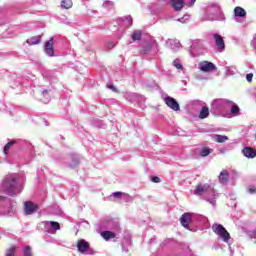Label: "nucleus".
<instances>
[{
    "label": "nucleus",
    "instance_id": "f257e3e1",
    "mask_svg": "<svg viewBox=\"0 0 256 256\" xmlns=\"http://www.w3.org/2000/svg\"><path fill=\"white\" fill-rule=\"evenodd\" d=\"M23 181H25V178L19 176V174H8L2 181V189L10 197H15L23 191Z\"/></svg>",
    "mask_w": 256,
    "mask_h": 256
},
{
    "label": "nucleus",
    "instance_id": "f03ea898",
    "mask_svg": "<svg viewBox=\"0 0 256 256\" xmlns=\"http://www.w3.org/2000/svg\"><path fill=\"white\" fill-rule=\"evenodd\" d=\"M194 195L198 197H204V200L215 207V203L219 198V194L215 191V188L211 187L209 184H198L194 189Z\"/></svg>",
    "mask_w": 256,
    "mask_h": 256
},
{
    "label": "nucleus",
    "instance_id": "7ed1b4c3",
    "mask_svg": "<svg viewBox=\"0 0 256 256\" xmlns=\"http://www.w3.org/2000/svg\"><path fill=\"white\" fill-rule=\"evenodd\" d=\"M206 21H225V14L221 10V6L217 3H212L206 7Z\"/></svg>",
    "mask_w": 256,
    "mask_h": 256
},
{
    "label": "nucleus",
    "instance_id": "20e7f679",
    "mask_svg": "<svg viewBox=\"0 0 256 256\" xmlns=\"http://www.w3.org/2000/svg\"><path fill=\"white\" fill-rule=\"evenodd\" d=\"M193 221H200L201 223H205L207 221V218L203 215L199 214H193V213H184L180 218V223L182 227L185 229H189V223H193Z\"/></svg>",
    "mask_w": 256,
    "mask_h": 256
},
{
    "label": "nucleus",
    "instance_id": "39448f33",
    "mask_svg": "<svg viewBox=\"0 0 256 256\" xmlns=\"http://www.w3.org/2000/svg\"><path fill=\"white\" fill-rule=\"evenodd\" d=\"M231 105H233L232 101L227 99H216L211 104V111L215 114L223 113V111H227Z\"/></svg>",
    "mask_w": 256,
    "mask_h": 256
},
{
    "label": "nucleus",
    "instance_id": "423d86ee",
    "mask_svg": "<svg viewBox=\"0 0 256 256\" xmlns=\"http://www.w3.org/2000/svg\"><path fill=\"white\" fill-rule=\"evenodd\" d=\"M0 207H2L3 215H13V211L15 210V204L11 202V199L7 197L0 196Z\"/></svg>",
    "mask_w": 256,
    "mask_h": 256
},
{
    "label": "nucleus",
    "instance_id": "0eeeda50",
    "mask_svg": "<svg viewBox=\"0 0 256 256\" xmlns=\"http://www.w3.org/2000/svg\"><path fill=\"white\" fill-rule=\"evenodd\" d=\"M212 231H214L218 235V237H220V239H222V241H224V243H229V239H231V235L229 234L227 229H225V227H223V225L214 224L212 226Z\"/></svg>",
    "mask_w": 256,
    "mask_h": 256
},
{
    "label": "nucleus",
    "instance_id": "6e6552de",
    "mask_svg": "<svg viewBox=\"0 0 256 256\" xmlns=\"http://www.w3.org/2000/svg\"><path fill=\"white\" fill-rule=\"evenodd\" d=\"M203 41L201 40H194L192 41V45L190 46V53L193 55V57H198V55H201V51H203Z\"/></svg>",
    "mask_w": 256,
    "mask_h": 256
},
{
    "label": "nucleus",
    "instance_id": "1a4fd4ad",
    "mask_svg": "<svg viewBox=\"0 0 256 256\" xmlns=\"http://www.w3.org/2000/svg\"><path fill=\"white\" fill-rule=\"evenodd\" d=\"M198 69L202 71V73H211L217 70V66H215L213 62L210 61H201L198 64Z\"/></svg>",
    "mask_w": 256,
    "mask_h": 256
},
{
    "label": "nucleus",
    "instance_id": "9d476101",
    "mask_svg": "<svg viewBox=\"0 0 256 256\" xmlns=\"http://www.w3.org/2000/svg\"><path fill=\"white\" fill-rule=\"evenodd\" d=\"M44 52L48 57H55V43L53 42V38L45 42Z\"/></svg>",
    "mask_w": 256,
    "mask_h": 256
},
{
    "label": "nucleus",
    "instance_id": "9b49d317",
    "mask_svg": "<svg viewBox=\"0 0 256 256\" xmlns=\"http://www.w3.org/2000/svg\"><path fill=\"white\" fill-rule=\"evenodd\" d=\"M164 103L167 105V107L172 109V111H179L181 109L179 106V102L171 96L164 97Z\"/></svg>",
    "mask_w": 256,
    "mask_h": 256
},
{
    "label": "nucleus",
    "instance_id": "f8f14e48",
    "mask_svg": "<svg viewBox=\"0 0 256 256\" xmlns=\"http://www.w3.org/2000/svg\"><path fill=\"white\" fill-rule=\"evenodd\" d=\"M43 224L45 226L46 233H54V231H59V229H61L59 222L45 221Z\"/></svg>",
    "mask_w": 256,
    "mask_h": 256
},
{
    "label": "nucleus",
    "instance_id": "ddd939ff",
    "mask_svg": "<svg viewBox=\"0 0 256 256\" xmlns=\"http://www.w3.org/2000/svg\"><path fill=\"white\" fill-rule=\"evenodd\" d=\"M77 248H78L79 253L87 254V253H89V242H87L83 239H80L77 242Z\"/></svg>",
    "mask_w": 256,
    "mask_h": 256
},
{
    "label": "nucleus",
    "instance_id": "4468645a",
    "mask_svg": "<svg viewBox=\"0 0 256 256\" xmlns=\"http://www.w3.org/2000/svg\"><path fill=\"white\" fill-rule=\"evenodd\" d=\"M213 37L218 51H220V53L225 51V40H223V37L219 34H214Z\"/></svg>",
    "mask_w": 256,
    "mask_h": 256
},
{
    "label": "nucleus",
    "instance_id": "2eb2a0df",
    "mask_svg": "<svg viewBox=\"0 0 256 256\" xmlns=\"http://www.w3.org/2000/svg\"><path fill=\"white\" fill-rule=\"evenodd\" d=\"M37 211V206L33 204V202H25L24 203V213L25 215H33Z\"/></svg>",
    "mask_w": 256,
    "mask_h": 256
},
{
    "label": "nucleus",
    "instance_id": "dca6fc26",
    "mask_svg": "<svg viewBox=\"0 0 256 256\" xmlns=\"http://www.w3.org/2000/svg\"><path fill=\"white\" fill-rule=\"evenodd\" d=\"M242 153L247 159H255L256 157V149H253L252 147H245L242 150Z\"/></svg>",
    "mask_w": 256,
    "mask_h": 256
},
{
    "label": "nucleus",
    "instance_id": "f3484780",
    "mask_svg": "<svg viewBox=\"0 0 256 256\" xmlns=\"http://www.w3.org/2000/svg\"><path fill=\"white\" fill-rule=\"evenodd\" d=\"M170 3L175 11H181L185 7L183 0H170Z\"/></svg>",
    "mask_w": 256,
    "mask_h": 256
},
{
    "label": "nucleus",
    "instance_id": "a211bd4d",
    "mask_svg": "<svg viewBox=\"0 0 256 256\" xmlns=\"http://www.w3.org/2000/svg\"><path fill=\"white\" fill-rule=\"evenodd\" d=\"M219 181L222 185H227L229 181V172H227V170H222L220 172Z\"/></svg>",
    "mask_w": 256,
    "mask_h": 256
},
{
    "label": "nucleus",
    "instance_id": "6ab92c4d",
    "mask_svg": "<svg viewBox=\"0 0 256 256\" xmlns=\"http://www.w3.org/2000/svg\"><path fill=\"white\" fill-rule=\"evenodd\" d=\"M212 141H215V143H225V141H229V137L219 135V134H214L212 135Z\"/></svg>",
    "mask_w": 256,
    "mask_h": 256
},
{
    "label": "nucleus",
    "instance_id": "aec40b11",
    "mask_svg": "<svg viewBox=\"0 0 256 256\" xmlns=\"http://www.w3.org/2000/svg\"><path fill=\"white\" fill-rule=\"evenodd\" d=\"M234 15H235L236 18L237 17H245L247 15V12L242 7L237 6L234 9Z\"/></svg>",
    "mask_w": 256,
    "mask_h": 256
},
{
    "label": "nucleus",
    "instance_id": "412c9836",
    "mask_svg": "<svg viewBox=\"0 0 256 256\" xmlns=\"http://www.w3.org/2000/svg\"><path fill=\"white\" fill-rule=\"evenodd\" d=\"M26 43L28 45H39V43H41V36H33L31 38H29Z\"/></svg>",
    "mask_w": 256,
    "mask_h": 256
},
{
    "label": "nucleus",
    "instance_id": "4be33fe9",
    "mask_svg": "<svg viewBox=\"0 0 256 256\" xmlns=\"http://www.w3.org/2000/svg\"><path fill=\"white\" fill-rule=\"evenodd\" d=\"M209 117V107L203 106L199 113V119H207Z\"/></svg>",
    "mask_w": 256,
    "mask_h": 256
},
{
    "label": "nucleus",
    "instance_id": "5701e85b",
    "mask_svg": "<svg viewBox=\"0 0 256 256\" xmlns=\"http://www.w3.org/2000/svg\"><path fill=\"white\" fill-rule=\"evenodd\" d=\"M235 73H237V68H235L234 66L225 67V75H227V77H231L235 75Z\"/></svg>",
    "mask_w": 256,
    "mask_h": 256
},
{
    "label": "nucleus",
    "instance_id": "b1692460",
    "mask_svg": "<svg viewBox=\"0 0 256 256\" xmlns=\"http://www.w3.org/2000/svg\"><path fill=\"white\" fill-rule=\"evenodd\" d=\"M132 41H141V37H143V32L141 30H135L132 35Z\"/></svg>",
    "mask_w": 256,
    "mask_h": 256
},
{
    "label": "nucleus",
    "instance_id": "393cba45",
    "mask_svg": "<svg viewBox=\"0 0 256 256\" xmlns=\"http://www.w3.org/2000/svg\"><path fill=\"white\" fill-rule=\"evenodd\" d=\"M101 237H103L105 241H109V239H115V233L111 231H104L101 233Z\"/></svg>",
    "mask_w": 256,
    "mask_h": 256
},
{
    "label": "nucleus",
    "instance_id": "a878e982",
    "mask_svg": "<svg viewBox=\"0 0 256 256\" xmlns=\"http://www.w3.org/2000/svg\"><path fill=\"white\" fill-rule=\"evenodd\" d=\"M124 27H131L133 25V18L131 16H125L122 18Z\"/></svg>",
    "mask_w": 256,
    "mask_h": 256
},
{
    "label": "nucleus",
    "instance_id": "bb28decb",
    "mask_svg": "<svg viewBox=\"0 0 256 256\" xmlns=\"http://www.w3.org/2000/svg\"><path fill=\"white\" fill-rule=\"evenodd\" d=\"M15 143H17V140H12L10 142H8L3 149V153L4 155H9V151L11 150V146L15 145Z\"/></svg>",
    "mask_w": 256,
    "mask_h": 256
},
{
    "label": "nucleus",
    "instance_id": "cd10ccee",
    "mask_svg": "<svg viewBox=\"0 0 256 256\" xmlns=\"http://www.w3.org/2000/svg\"><path fill=\"white\" fill-rule=\"evenodd\" d=\"M61 7H62V9H71V7H73V1L72 0H62Z\"/></svg>",
    "mask_w": 256,
    "mask_h": 256
},
{
    "label": "nucleus",
    "instance_id": "c85d7f7f",
    "mask_svg": "<svg viewBox=\"0 0 256 256\" xmlns=\"http://www.w3.org/2000/svg\"><path fill=\"white\" fill-rule=\"evenodd\" d=\"M212 149H209V148H207V147H204V148H202L201 150H200V157H207V156H209V154H211L212 153Z\"/></svg>",
    "mask_w": 256,
    "mask_h": 256
},
{
    "label": "nucleus",
    "instance_id": "c756f323",
    "mask_svg": "<svg viewBox=\"0 0 256 256\" xmlns=\"http://www.w3.org/2000/svg\"><path fill=\"white\" fill-rule=\"evenodd\" d=\"M229 108H231L232 115H239V106H237L236 104H234L232 102V104L229 106Z\"/></svg>",
    "mask_w": 256,
    "mask_h": 256
},
{
    "label": "nucleus",
    "instance_id": "7c9ffc66",
    "mask_svg": "<svg viewBox=\"0 0 256 256\" xmlns=\"http://www.w3.org/2000/svg\"><path fill=\"white\" fill-rule=\"evenodd\" d=\"M16 248L15 246H12L6 250L5 256H15Z\"/></svg>",
    "mask_w": 256,
    "mask_h": 256
},
{
    "label": "nucleus",
    "instance_id": "2f4dec72",
    "mask_svg": "<svg viewBox=\"0 0 256 256\" xmlns=\"http://www.w3.org/2000/svg\"><path fill=\"white\" fill-rule=\"evenodd\" d=\"M173 66L176 67L177 69L183 71V64H181V61H179V59H175L173 61Z\"/></svg>",
    "mask_w": 256,
    "mask_h": 256
},
{
    "label": "nucleus",
    "instance_id": "473e14b6",
    "mask_svg": "<svg viewBox=\"0 0 256 256\" xmlns=\"http://www.w3.org/2000/svg\"><path fill=\"white\" fill-rule=\"evenodd\" d=\"M195 1L197 0H183L184 2V7H193V5H195Z\"/></svg>",
    "mask_w": 256,
    "mask_h": 256
},
{
    "label": "nucleus",
    "instance_id": "72a5a7b5",
    "mask_svg": "<svg viewBox=\"0 0 256 256\" xmlns=\"http://www.w3.org/2000/svg\"><path fill=\"white\" fill-rule=\"evenodd\" d=\"M189 19H191V16L189 15H184L182 18H179L178 21L180 23H188L189 22Z\"/></svg>",
    "mask_w": 256,
    "mask_h": 256
},
{
    "label": "nucleus",
    "instance_id": "f704fd0d",
    "mask_svg": "<svg viewBox=\"0 0 256 256\" xmlns=\"http://www.w3.org/2000/svg\"><path fill=\"white\" fill-rule=\"evenodd\" d=\"M24 256H32L30 246H25L23 249Z\"/></svg>",
    "mask_w": 256,
    "mask_h": 256
},
{
    "label": "nucleus",
    "instance_id": "c9c22d12",
    "mask_svg": "<svg viewBox=\"0 0 256 256\" xmlns=\"http://www.w3.org/2000/svg\"><path fill=\"white\" fill-rule=\"evenodd\" d=\"M247 191L250 195H255L256 194V187L251 185V186L248 187Z\"/></svg>",
    "mask_w": 256,
    "mask_h": 256
},
{
    "label": "nucleus",
    "instance_id": "e433bc0d",
    "mask_svg": "<svg viewBox=\"0 0 256 256\" xmlns=\"http://www.w3.org/2000/svg\"><path fill=\"white\" fill-rule=\"evenodd\" d=\"M77 165H79V158L75 157L73 158L72 163L70 164V167H77Z\"/></svg>",
    "mask_w": 256,
    "mask_h": 256
},
{
    "label": "nucleus",
    "instance_id": "4c0bfd02",
    "mask_svg": "<svg viewBox=\"0 0 256 256\" xmlns=\"http://www.w3.org/2000/svg\"><path fill=\"white\" fill-rule=\"evenodd\" d=\"M151 44H146L144 47H143V53L147 54L149 53V51H151Z\"/></svg>",
    "mask_w": 256,
    "mask_h": 256
},
{
    "label": "nucleus",
    "instance_id": "58836bf2",
    "mask_svg": "<svg viewBox=\"0 0 256 256\" xmlns=\"http://www.w3.org/2000/svg\"><path fill=\"white\" fill-rule=\"evenodd\" d=\"M103 7H106V8L113 7V2H112V1H109V0H106V1L103 3Z\"/></svg>",
    "mask_w": 256,
    "mask_h": 256
},
{
    "label": "nucleus",
    "instance_id": "ea45409f",
    "mask_svg": "<svg viewBox=\"0 0 256 256\" xmlns=\"http://www.w3.org/2000/svg\"><path fill=\"white\" fill-rule=\"evenodd\" d=\"M246 80L248 83H251L253 81V73H249L246 75Z\"/></svg>",
    "mask_w": 256,
    "mask_h": 256
},
{
    "label": "nucleus",
    "instance_id": "a19ab883",
    "mask_svg": "<svg viewBox=\"0 0 256 256\" xmlns=\"http://www.w3.org/2000/svg\"><path fill=\"white\" fill-rule=\"evenodd\" d=\"M121 195H123V192H114V193H112V197H115L116 199L121 198Z\"/></svg>",
    "mask_w": 256,
    "mask_h": 256
},
{
    "label": "nucleus",
    "instance_id": "79ce46f5",
    "mask_svg": "<svg viewBox=\"0 0 256 256\" xmlns=\"http://www.w3.org/2000/svg\"><path fill=\"white\" fill-rule=\"evenodd\" d=\"M151 181H152L153 183H160V182H161V178H159V177H157V176H154V177H152Z\"/></svg>",
    "mask_w": 256,
    "mask_h": 256
},
{
    "label": "nucleus",
    "instance_id": "37998d69",
    "mask_svg": "<svg viewBox=\"0 0 256 256\" xmlns=\"http://www.w3.org/2000/svg\"><path fill=\"white\" fill-rule=\"evenodd\" d=\"M113 47H115V44L113 42H110L108 44V49H113Z\"/></svg>",
    "mask_w": 256,
    "mask_h": 256
},
{
    "label": "nucleus",
    "instance_id": "c03bdc74",
    "mask_svg": "<svg viewBox=\"0 0 256 256\" xmlns=\"http://www.w3.org/2000/svg\"><path fill=\"white\" fill-rule=\"evenodd\" d=\"M48 91L47 90H43L42 95H44V97L47 95Z\"/></svg>",
    "mask_w": 256,
    "mask_h": 256
},
{
    "label": "nucleus",
    "instance_id": "a18cd8bd",
    "mask_svg": "<svg viewBox=\"0 0 256 256\" xmlns=\"http://www.w3.org/2000/svg\"><path fill=\"white\" fill-rule=\"evenodd\" d=\"M109 89H112V91H115V86L111 85L109 86Z\"/></svg>",
    "mask_w": 256,
    "mask_h": 256
},
{
    "label": "nucleus",
    "instance_id": "49530a36",
    "mask_svg": "<svg viewBox=\"0 0 256 256\" xmlns=\"http://www.w3.org/2000/svg\"><path fill=\"white\" fill-rule=\"evenodd\" d=\"M229 249H230V251H231V246H229Z\"/></svg>",
    "mask_w": 256,
    "mask_h": 256
},
{
    "label": "nucleus",
    "instance_id": "de8ad7c7",
    "mask_svg": "<svg viewBox=\"0 0 256 256\" xmlns=\"http://www.w3.org/2000/svg\"><path fill=\"white\" fill-rule=\"evenodd\" d=\"M2 24L0 23V26H1Z\"/></svg>",
    "mask_w": 256,
    "mask_h": 256
}]
</instances>
